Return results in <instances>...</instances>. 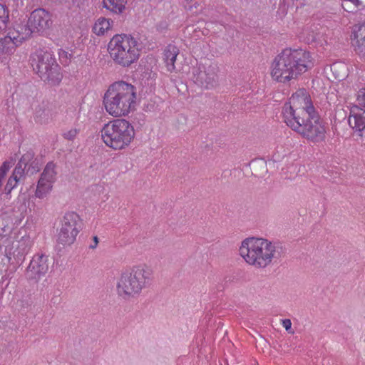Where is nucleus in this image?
<instances>
[{
	"label": "nucleus",
	"mask_w": 365,
	"mask_h": 365,
	"mask_svg": "<svg viewBox=\"0 0 365 365\" xmlns=\"http://www.w3.org/2000/svg\"><path fill=\"white\" fill-rule=\"evenodd\" d=\"M58 56L61 63L64 65L68 64L72 57L71 53H68L67 51L62 49L59 51Z\"/></svg>",
	"instance_id": "nucleus-29"
},
{
	"label": "nucleus",
	"mask_w": 365,
	"mask_h": 365,
	"mask_svg": "<svg viewBox=\"0 0 365 365\" xmlns=\"http://www.w3.org/2000/svg\"><path fill=\"white\" fill-rule=\"evenodd\" d=\"M31 158L32 154L31 153H24L16 165L12 173V175L20 180L24 179L25 175H26V167Z\"/></svg>",
	"instance_id": "nucleus-19"
},
{
	"label": "nucleus",
	"mask_w": 365,
	"mask_h": 365,
	"mask_svg": "<svg viewBox=\"0 0 365 365\" xmlns=\"http://www.w3.org/2000/svg\"><path fill=\"white\" fill-rule=\"evenodd\" d=\"M78 134V130L76 129H71L63 134V136L65 139L72 140H73L76 135Z\"/></svg>",
	"instance_id": "nucleus-30"
},
{
	"label": "nucleus",
	"mask_w": 365,
	"mask_h": 365,
	"mask_svg": "<svg viewBox=\"0 0 365 365\" xmlns=\"http://www.w3.org/2000/svg\"><path fill=\"white\" fill-rule=\"evenodd\" d=\"M136 99V88L124 81H118L110 85L105 93L103 105L110 115L125 116L135 109Z\"/></svg>",
	"instance_id": "nucleus-3"
},
{
	"label": "nucleus",
	"mask_w": 365,
	"mask_h": 365,
	"mask_svg": "<svg viewBox=\"0 0 365 365\" xmlns=\"http://www.w3.org/2000/svg\"><path fill=\"white\" fill-rule=\"evenodd\" d=\"M282 249L277 243L267 239L248 237L245 239L240 247V255L245 261L255 268H265L272 259L279 258Z\"/></svg>",
	"instance_id": "nucleus-2"
},
{
	"label": "nucleus",
	"mask_w": 365,
	"mask_h": 365,
	"mask_svg": "<svg viewBox=\"0 0 365 365\" xmlns=\"http://www.w3.org/2000/svg\"><path fill=\"white\" fill-rule=\"evenodd\" d=\"M9 32L11 34V36H12V38H14L19 44L34 34L32 28L28 22L26 24H19L16 25V26L13 29H10Z\"/></svg>",
	"instance_id": "nucleus-17"
},
{
	"label": "nucleus",
	"mask_w": 365,
	"mask_h": 365,
	"mask_svg": "<svg viewBox=\"0 0 365 365\" xmlns=\"http://www.w3.org/2000/svg\"><path fill=\"white\" fill-rule=\"evenodd\" d=\"M308 117L306 120L304 116L300 120L301 128L294 130L300 133L304 137L312 141H318L319 135V115L317 110L312 114H307Z\"/></svg>",
	"instance_id": "nucleus-13"
},
{
	"label": "nucleus",
	"mask_w": 365,
	"mask_h": 365,
	"mask_svg": "<svg viewBox=\"0 0 365 365\" xmlns=\"http://www.w3.org/2000/svg\"><path fill=\"white\" fill-rule=\"evenodd\" d=\"M343 8H344V11H346V12H349V13H354V10L349 9H346V8H345V7H344V6H343Z\"/></svg>",
	"instance_id": "nucleus-35"
},
{
	"label": "nucleus",
	"mask_w": 365,
	"mask_h": 365,
	"mask_svg": "<svg viewBox=\"0 0 365 365\" xmlns=\"http://www.w3.org/2000/svg\"><path fill=\"white\" fill-rule=\"evenodd\" d=\"M356 101L359 106L365 108V88H361L357 91Z\"/></svg>",
	"instance_id": "nucleus-28"
},
{
	"label": "nucleus",
	"mask_w": 365,
	"mask_h": 365,
	"mask_svg": "<svg viewBox=\"0 0 365 365\" xmlns=\"http://www.w3.org/2000/svg\"><path fill=\"white\" fill-rule=\"evenodd\" d=\"M140 43L131 35L115 34L108 44V51L113 62L128 67L140 57Z\"/></svg>",
	"instance_id": "nucleus-5"
},
{
	"label": "nucleus",
	"mask_w": 365,
	"mask_h": 365,
	"mask_svg": "<svg viewBox=\"0 0 365 365\" xmlns=\"http://www.w3.org/2000/svg\"><path fill=\"white\" fill-rule=\"evenodd\" d=\"M93 244H91L89 245L90 249H95L98 244V238L97 236H94L93 237Z\"/></svg>",
	"instance_id": "nucleus-33"
},
{
	"label": "nucleus",
	"mask_w": 365,
	"mask_h": 365,
	"mask_svg": "<svg viewBox=\"0 0 365 365\" xmlns=\"http://www.w3.org/2000/svg\"><path fill=\"white\" fill-rule=\"evenodd\" d=\"M284 1L285 0H280L279 5L281 6L284 2Z\"/></svg>",
	"instance_id": "nucleus-37"
},
{
	"label": "nucleus",
	"mask_w": 365,
	"mask_h": 365,
	"mask_svg": "<svg viewBox=\"0 0 365 365\" xmlns=\"http://www.w3.org/2000/svg\"><path fill=\"white\" fill-rule=\"evenodd\" d=\"M113 24V21L112 20L101 17L95 22L93 26V31L98 36L103 35L110 29Z\"/></svg>",
	"instance_id": "nucleus-23"
},
{
	"label": "nucleus",
	"mask_w": 365,
	"mask_h": 365,
	"mask_svg": "<svg viewBox=\"0 0 365 365\" xmlns=\"http://www.w3.org/2000/svg\"><path fill=\"white\" fill-rule=\"evenodd\" d=\"M315 108L311 97L306 89L297 90L289 98L282 110L286 124L293 130L301 128L300 120L304 114H312Z\"/></svg>",
	"instance_id": "nucleus-6"
},
{
	"label": "nucleus",
	"mask_w": 365,
	"mask_h": 365,
	"mask_svg": "<svg viewBox=\"0 0 365 365\" xmlns=\"http://www.w3.org/2000/svg\"><path fill=\"white\" fill-rule=\"evenodd\" d=\"M135 130L125 119H115L106 124L101 130L105 144L114 149L122 150L130 145L135 138Z\"/></svg>",
	"instance_id": "nucleus-7"
},
{
	"label": "nucleus",
	"mask_w": 365,
	"mask_h": 365,
	"mask_svg": "<svg viewBox=\"0 0 365 365\" xmlns=\"http://www.w3.org/2000/svg\"><path fill=\"white\" fill-rule=\"evenodd\" d=\"M11 163L6 160L2 163L1 168L2 169L5 170L6 172H8L9 168H11Z\"/></svg>",
	"instance_id": "nucleus-32"
},
{
	"label": "nucleus",
	"mask_w": 365,
	"mask_h": 365,
	"mask_svg": "<svg viewBox=\"0 0 365 365\" xmlns=\"http://www.w3.org/2000/svg\"><path fill=\"white\" fill-rule=\"evenodd\" d=\"M218 67L216 64H210L207 67L199 66L193 69L192 73L195 83L206 89H212L218 83Z\"/></svg>",
	"instance_id": "nucleus-10"
},
{
	"label": "nucleus",
	"mask_w": 365,
	"mask_h": 365,
	"mask_svg": "<svg viewBox=\"0 0 365 365\" xmlns=\"http://www.w3.org/2000/svg\"><path fill=\"white\" fill-rule=\"evenodd\" d=\"M20 181V180L15 178L14 175H11L9 178L7 183L5 186V192L6 195H9L11 192V190L16 187L18 182Z\"/></svg>",
	"instance_id": "nucleus-27"
},
{
	"label": "nucleus",
	"mask_w": 365,
	"mask_h": 365,
	"mask_svg": "<svg viewBox=\"0 0 365 365\" xmlns=\"http://www.w3.org/2000/svg\"><path fill=\"white\" fill-rule=\"evenodd\" d=\"M19 45V43L16 42V41L12 38L11 34L8 32L6 36L0 38V54L11 53Z\"/></svg>",
	"instance_id": "nucleus-21"
},
{
	"label": "nucleus",
	"mask_w": 365,
	"mask_h": 365,
	"mask_svg": "<svg viewBox=\"0 0 365 365\" xmlns=\"http://www.w3.org/2000/svg\"><path fill=\"white\" fill-rule=\"evenodd\" d=\"M26 153H31L32 154V158L29 161V165L26 167V175H34L40 170V163L38 160L35 158V153L32 150H29Z\"/></svg>",
	"instance_id": "nucleus-25"
},
{
	"label": "nucleus",
	"mask_w": 365,
	"mask_h": 365,
	"mask_svg": "<svg viewBox=\"0 0 365 365\" xmlns=\"http://www.w3.org/2000/svg\"><path fill=\"white\" fill-rule=\"evenodd\" d=\"M81 229V220L79 215L74 212L66 213L58 235V243L63 246L72 245Z\"/></svg>",
	"instance_id": "nucleus-9"
},
{
	"label": "nucleus",
	"mask_w": 365,
	"mask_h": 365,
	"mask_svg": "<svg viewBox=\"0 0 365 365\" xmlns=\"http://www.w3.org/2000/svg\"><path fill=\"white\" fill-rule=\"evenodd\" d=\"M56 168V165L53 161L48 162L46 164L38 181L37 188L35 192L37 197H44L51 190L52 187L51 184L54 182L57 174Z\"/></svg>",
	"instance_id": "nucleus-12"
},
{
	"label": "nucleus",
	"mask_w": 365,
	"mask_h": 365,
	"mask_svg": "<svg viewBox=\"0 0 365 365\" xmlns=\"http://www.w3.org/2000/svg\"><path fill=\"white\" fill-rule=\"evenodd\" d=\"M52 109L51 105H38L34 113V118L36 122L43 124L47 123L52 118Z\"/></svg>",
	"instance_id": "nucleus-20"
},
{
	"label": "nucleus",
	"mask_w": 365,
	"mask_h": 365,
	"mask_svg": "<svg viewBox=\"0 0 365 365\" xmlns=\"http://www.w3.org/2000/svg\"><path fill=\"white\" fill-rule=\"evenodd\" d=\"M52 23L51 14L41 8L33 11L28 19L34 34H43L51 28Z\"/></svg>",
	"instance_id": "nucleus-11"
},
{
	"label": "nucleus",
	"mask_w": 365,
	"mask_h": 365,
	"mask_svg": "<svg viewBox=\"0 0 365 365\" xmlns=\"http://www.w3.org/2000/svg\"><path fill=\"white\" fill-rule=\"evenodd\" d=\"M6 171L4 169H2L1 167H0V178L4 179L6 174Z\"/></svg>",
	"instance_id": "nucleus-34"
},
{
	"label": "nucleus",
	"mask_w": 365,
	"mask_h": 365,
	"mask_svg": "<svg viewBox=\"0 0 365 365\" xmlns=\"http://www.w3.org/2000/svg\"><path fill=\"white\" fill-rule=\"evenodd\" d=\"M48 270V257L44 254H37L31 260L26 272L29 279H38Z\"/></svg>",
	"instance_id": "nucleus-15"
},
{
	"label": "nucleus",
	"mask_w": 365,
	"mask_h": 365,
	"mask_svg": "<svg viewBox=\"0 0 365 365\" xmlns=\"http://www.w3.org/2000/svg\"><path fill=\"white\" fill-rule=\"evenodd\" d=\"M179 54V49L175 45L169 44L164 51V62L168 71L173 72L175 70V62Z\"/></svg>",
	"instance_id": "nucleus-18"
},
{
	"label": "nucleus",
	"mask_w": 365,
	"mask_h": 365,
	"mask_svg": "<svg viewBox=\"0 0 365 365\" xmlns=\"http://www.w3.org/2000/svg\"><path fill=\"white\" fill-rule=\"evenodd\" d=\"M349 41L355 53L360 58H365V21L351 26Z\"/></svg>",
	"instance_id": "nucleus-14"
},
{
	"label": "nucleus",
	"mask_w": 365,
	"mask_h": 365,
	"mask_svg": "<svg viewBox=\"0 0 365 365\" xmlns=\"http://www.w3.org/2000/svg\"><path fill=\"white\" fill-rule=\"evenodd\" d=\"M336 65H334V66L331 68V71H336V70H335V69H336Z\"/></svg>",
	"instance_id": "nucleus-36"
},
{
	"label": "nucleus",
	"mask_w": 365,
	"mask_h": 365,
	"mask_svg": "<svg viewBox=\"0 0 365 365\" xmlns=\"http://www.w3.org/2000/svg\"><path fill=\"white\" fill-rule=\"evenodd\" d=\"M153 279L152 269L145 264L125 269L117 280V294L125 300L137 297L151 284Z\"/></svg>",
	"instance_id": "nucleus-4"
},
{
	"label": "nucleus",
	"mask_w": 365,
	"mask_h": 365,
	"mask_svg": "<svg viewBox=\"0 0 365 365\" xmlns=\"http://www.w3.org/2000/svg\"><path fill=\"white\" fill-rule=\"evenodd\" d=\"M9 21V10L6 6L0 4V32L6 27Z\"/></svg>",
	"instance_id": "nucleus-26"
},
{
	"label": "nucleus",
	"mask_w": 365,
	"mask_h": 365,
	"mask_svg": "<svg viewBox=\"0 0 365 365\" xmlns=\"http://www.w3.org/2000/svg\"><path fill=\"white\" fill-rule=\"evenodd\" d=\"M336 78H338L339 80H340V77L339 76H336Z\"/></svg>",
	"instance_id": "nucleus-39"
},
{
	"label": "nucleus",
	"mask_w": 365,
	"mask_h": 365,
	"mask_svg": "<svg viewBox=\"0 0 365 365\" xmlns=\"http://www.w3.org/2000/svg\"><path fill=\"white\" fill-rule=\"evenodd\" d=\"M309 62V53L304 50L285 48L272 63V77L277 82H288L305 72Z\"/></svg>",
	"instance_id": "nucleus-1"
},
{
	"label": "nucleus",
	"mask_w": 365,
	"mask_h": 365,
	"mask_svg": "<svg viewBox=\"0 0 365 365\" xmlns=\"http://www.w3.org/2000/svg\"><path fill=\"white\" fill-rule=\"evenodd\" d=\"M319 38V29L317 25L311 26L306 30L305 41L307 43H316Z\"/></svg>",
	"instance_id": "nucleus-24"
},
{
	"label": "nucleus",
	"mask_w": 365,
	"mask_h": 365,
	"mask_svg": "<svg viewBox=\"0 0 365 365\" xmlns=\"http://www.w3.org/2000/svg\"><path fill=\"white\" fill-rule=\"evenodd\" d=\"M126 3V0H103V7L117 14L123 12Z\"/></svg>",
	"instance_id": "nucleus-22"
},
{
	"label": "nucleus",
	"mask_w": 365,
	"mask_h": 365,
	"mask_svg": "<svg viewBox=\"0 0 365 365\" xmlns=\"http://www.w3.org/2000/svg\"><path fill=\"white\" fill-rule=\"evenodd\" d=\"M7 257H8V259H9V261H10V260H11V257H9V256H7Z\"/></svg>",
	"instance_id": "nucleus-38"
},
{
	"label": "nucleus",
	"mask_w": 365,
	"mask_h": 365,
	"mask_svg": "<svg viewBox=\"0 0 365 365\" xmlns=\"http://www.w3.org/2000/svg\"><path fill=\"white\" fill-rule=\"evenodd\" d=\"M282 326L285 328L286 331H287L289 333H293V331H291L292 322L289 319H282Z\"/></svg>",
	"instance_id": "nucleus-31"
},
{
	"label": "nucleus",
	"mask_w": 365,
	"mask_h": 365,
	"mask_svg": "<svg viewBox=\"0 0 365 365\" xmlns=\"http://www.w3.org/2000/svg\"><path fill=\"white\" fill-rule=\"evenodd\" d=\"M349 126L362 137L365 133V108L353 105L349 108L348 118Z\"/></svg>",
	"instance_id": "nucleus-16"
},
{
	"label": "nucleus",
	"mask_w": 365,
	"mask_h": 365,
	"mask_svg": "<svg viewBox=\"0 0 365 365\" xmlns=\"http://www.w3.org/2000/svg\"><path fill=\"white\" fill-rule=\"evenodd\" d=\"M34 71L43 81L51 85H58L62 79L61 67L53 55L48 51H38L32 57Z\"/></svg>",
	"instance_id": "nucleus-8"
}]
</instances>
